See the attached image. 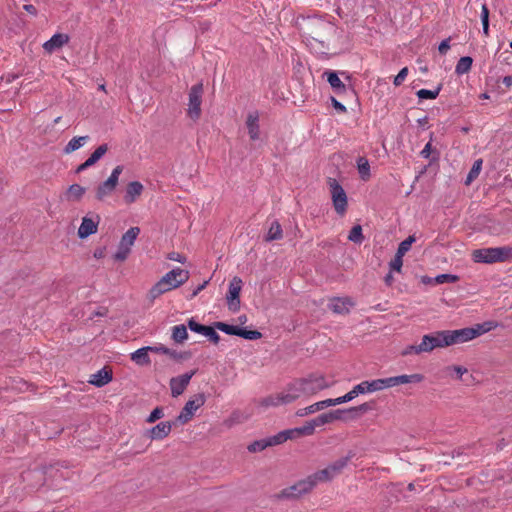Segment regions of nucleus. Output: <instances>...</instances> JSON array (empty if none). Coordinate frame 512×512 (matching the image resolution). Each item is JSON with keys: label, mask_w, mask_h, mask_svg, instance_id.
<instances>
[{"label": "nucleus", "mask_w": 512, "mask_h": 512, "mask_svg": "<svg viewBox=\"0 0 512 512\" xmlns=\"http://www.w3.org/2000/svg\"><path fill=\"white\" fill-rule=\"evenodd\" d=\"M189 279V271L176 267L167 272L148 292L147 298L153 302L162 294L176 289Z\"/></svg>", "instance_id": "f257e3e1"}, {"label": "nucleus", "mask_w": 512, "mask_h": 512, "mask_svg": "<svg viewBox=\"0 0 512 512\" xmlns=\"http://www.w3.org/2000/svg\"><path fill=\"white\" fill-rule=\"evenodd\" d=\"M375 407L374 401L365 402L361 405L350 407L347 409H336L318 416V422L322 425L331 423L336 420L343 422L353 421L360 418L368 411L373 410Z\"/></svg>", "instance_id": "f03ea898"}, {"label": "nucleus", "mask_w": 512, "mask_h": 512, "mask_svg": "<svg viewBox=\"0 0 512 512\" xmlns=\"http://www.w3.org/2000/svg\"><path fill=\"white\" fill-rule=\"evenodd\" d=\"M472 259L476 263L486 264L506 262L512 259V246L476 249L472 252Z\"/></svg>", "instance_id": "7ed1b4c3"}, {"label": "nucleus", "mask_w": 512, "mask_h": 512, "mask_svg": "<svg viewBox=\"0 0 512 512\" xmlns=\"http://www.w3.org/2000/svg\"><path fill=\"white\" fill-rule=\"evenodd\" d=\"M327 183L330 188L334 209L338 215L343 216L346 213L348 204L346 192L334 178H328Z\"/></svg>", "instance_id": "20e7f679"}, {"label": "nucleus", "mask_w": 512, "mask_h": 512, "mask_svg": "<svg viewBox=\"0 0 512 512\" xmlns=\"http://www.w3.org/2000/svg\"><path fill=\"white\" fill-rule=\"evenodd\" d=\"M140 233L139 227H131L121 237L118 249L114 254V259L117 261H124L128 258L131 247L133 246L136 238Z\"/></svg>", "instance_id": "39448f33"}, {"label": "nucleus", "mask_w": 512, "mask_h": 512, "mask_svg": "<svg viewBox=\"0 0 512 512\" xmlns=\"http://www.w3.org/2000/svg\"><path fill=\"white\" fill-rule=\"evenodd\" d=\"M303 395L310 396L329 387L323 376L309 374L307 377L298 378Z\"/></svg>", "instance_id": "423d86ee"}, {"label": "nucleus", "mask_w": 512, "mask_h": 512, "mask_svg": "<svg viewBox=\"0 0 512 512\" xmlns=\"http://www.w3.org/2000/svg\"><path fill=\"white\" fill-rule=\"evenodd\" d=\"M202 95L203 84L201 82L190 88L187 114L193 120H197L201 116Z\"/></svg>", "instance_id": "0eeeda50"}, {"label": "nucleus", "mask_w": 512, "mask_h": 512, "mask_svg": "<svg viewBox=\"0 0 512 512\" xmlns=\"http://www.w3.org/2000/svg\"><path fill=\"white\" fill-rule=\"evenodd\" d=\"M206 397L204 393H198L195 395V399L188 400L182 408L180 414L175 418L176 423L186 424L189 422L194 412L205 404Z\"/></svg>", "instance_id": "6e6552de"}, {"label": "nucleus", "mask_w": 512, "mask_h": 512, "mask_svg": "<svg viewBox=\"0 0 512 512\" xmlns=\"http://www.w3.org/2000/svg\"><path fill=\"white\" fill-rule=\"evenodd\" d=\"M351 396L352 395L345 394V395L335 398V399H326V400L319 401V402L314 403L308 407L301 408V409L297 410L296 415L299 417H304V416L313 414L317 411L323 410L327 407L336 406V405H340L342 403L349 402Z\"/></svg>", "instance_id": "1a4fd4ad"}, {"label": "nucleus", "mask_w": 512, "mask_h": 512, "mask_svg": "<svg viewBox=\"0 0 512 512\" xmlns=\"http://www.w3.org/2000/svg\"><path fill=\"white\" fill-rule=\"evenodd\" d=\"M311 484L307 479L300 480L294 485L284 488L275 495L277 499H297L311 491Z\"/></svg>", "instance_id": "9d476101"}, {"label": "nucleus", "mask_w": 512, "mask_h": 512, "mask_svg": "<svg viewBox=\"0 0 512 512\" xmlns=\"http://www.w3.org/2000/svg\"><path fill=\"white\" fill-rule=\"evenodd\" d=\"M447 347L445 343L444 330L436 331L430 334H425L420 342V350L423 353L433 351L435 348Z\"/></svg>", "instance_id": "9b49d317"}, {"label": "nucleus", "mask_w": 512, "mask_h": 512, "mask_svg": "<svg viewBox=\"0 0 512 512\" xmlns=\"http://www.w3.org/2000/svg\"><path fill=\"white\" fill-rule=\"evenodd\" d=\"M241 288L242 280L235 276L229 283V289L226 295L228 309L232 312H236L240 308Z\"/></svg>", "instance_id": "f8f14e48"}, {"label": "nucleus", "mask_w": 512, "mask_h": 512, "mask_svg": "<svg viewBox=\"0 0 512 512\" xmlns=\"http://www.w3.org/2000/svg\"><path fill=\"white\" fill-rule=\"evenodd\" d=\"M197 370H191L190 372H186L177 377H173L170 379V389L171 395L173 397H178L181 395L186 387L189 385L191 378L196 374Z\"/></svg>", "instance_id": "ddd939ff"}, {"label": "nucleus", "mask_w": 512, "mask_h": 512, "mask_svg": "<svg viewBox=\"0 0 512 512\" xmlns=\"http://www.w3.org/2000/svg\"><path fill=\"white\" fill-rule=\"evenodd\" d=\"M176 424L175 420L160 422L154 427L146 430L144 435L151 440H162L170 434L172 427Z\"/></svg>", "instance_id": "4468645a"}, {"label": "nucleus", "mask_w": 512, "mask_h": 512, "mask_svg": "<svg viewBox=\"0 0 512 512\" xmlns=\"http://www.w3.org/2000/svg\"><path fill=\"white\" fill-rule=\"evenodd\" d=\"M444 334L447 347L454 344L470 341L472 340L470 335H473L472 331H469L468 327L458 330H444Z\"/></svg>", "instance_id": "2eb2a0df"}, {"label": "nucleus", "mask_w": 512, "mask_h": 512, "mask_svg": "<svg viewBox=\"0 0 512 512\" xmlns=\"http://www.w3.org/2000/svg\"><path fill=\"white\" fill-rule=\"evenodd\" d=\"M100 222V216L95 214L94 217L85 216L82 218L80 227L78 228V237L85 239L92 234L97 232V228Z\"/></svg>", "instance_id": "dca6fc26"}, {"label": "nucleus", "mask_w": 512, "mask_h": 512, "mask_svg": "<svg viewBox=\"0 0 512 512\" xmlns=\"http://www.w3.org/2000/svg\"><path fill=\"white\" fill-rule=\"evenodd\" d=\"M323 76H326L328 83L330 84L334 93L337 94L338 96L346 94L349 91L354 93V90L352 88L347 87L342 82V80L339 78L338 72L327 70L324 72Z\"/></svg>", "instance_id": "f3484780"}, {"label": "nucleus", "mask_w": 512, "mask_h": 512, "mask_svg": "<svg viewBox=\"0 0 512 512\" xmlns=\"http://www.w3.org/2000/svg\"><path fill=\"white\" fill-rule=\"evenodd\" d=\"M354 305L355 303L350 297H335L330 301L328 307L335 314L346 315Z\"/></svg>", "instance_id": "a211bd4d"}, {"label": "nucleus", "mask_w": 512, "mask_h": 512, "mask_svg": "<svg viewBox=\"0 0 512 512\" xmlns=\"http://www.w3.org/2000/svg\"><path fill=\"white\" fill-rule=\"evenodd\" d=\"M108 151V145L102 144L98 146L91 154L90 156L81 163L75 170L76 173H81L88 169L89 167L96 164Z\"/></svg>", "instance_id": "6ab92c4d"}, {"label": "nucleus", "mask_w": 512, "mask_h": 512, "mask_svg": "<svg viewBox=\"0 0 512 512\" xmlns=\"http://www.w3.org/2000/svg\"><path fill=\"white\" fill-rule=\"evenodd\" d=\"M281 394L285 404L292 403L300 398L303 395V392L301 390V386L299 385L298 379H295L289 383L286 386V389L281 392Z\"/></svg>", "instance_id": "aec40b11"}, {"label": "nucleus", "mask_w": 512, "mask_h": 512, "mask_svg": "<svg viewBox=\"0 0 512 512\" xmlns=\"http://www.w3.org/2000/svg\"><path fill=\"white\" fill-rule=\"evenodd\" d=\"M376 391H380L377 379L372 380V381H363V382L359 383L358 385L354 386L353 389L346 394L352 395L350 397V401H352L359 394L372 393V392H376Z\"/></svg>", "instance_id": "412c9836"}, {"label": "nucleus", "mask_w": 512, "mask_h": 512, "mask_svg": "<svg viewBox=\"0 0 512 512\" xmlns=\"http://www.w3.org/2000/svg\"><path fill=\"white\" fill-rule=\"evenodd\" d=\"M246 126L250 139L253 141L258 140L260 136V126L259 114L257 111L251 112L247 115Z\"/></svg>", "instance_id": "4be33fe9"}, {"label": "nucleus", "mask_w": 512, "mask_h": 512, "mask_svg": "<svg viewBox=\"0 0 512 512\" xmlns=\"http://www.w3.org/2000/svg\"><path fill=\"white\" fill-rule=\"evenodd\" d=\"M112 377V370L104 367L97 371L95 374H92L88 382L100 388L108 384L112 380Z\"/></svg>", "instance_id": "5701e85b"}, {"label": "nucleus", "mask_w": 512, "mask_h": 512, "mask_svg": "<svg viewBox=\"0 0 512 512\" xmlns=\"http://www.w3.org/2000/svg\"><path fill=\"white\" fill-rule=\"evenodd\" d=\"M69 36L63 33L54 34L48 41L43 44L45 51L51 53L68 43Z\"/></svg>", "instance_id": "b1692460"}, {"label": "nucleus", "mask_w": 512, "mask_h": 512, "mask_svg": "<svg viewBox=\"0 0 512 512\" xmlns=\"http://www.w3.org/2000/svg\"><path fill=\"white\" fill-rule=\"evenodd\" d=\"M143 185L139 181H132L127 185L124 201L127 204H132L136 201L137 197L143 192Z\"/></svg>", "instance_id": "393cba45"}, {"label": "nucleus", "mask_w": 512, "mask_h": 512, "mask_svg": "<svg viewBox=\"0 0 512 512\" xmlns=\"http://www.w3.org/2000/svg\"><path fill=\"white\" fill-rule=\"evenodd\" d=\"M355 455L356 453L353 450H350L346 456L337 459L327 467L334 476H337L343 471V469L348 465V462L354 458Z\"/></svg>", "instance_id": "a878e982"}, {"label": "nucleus", "mask_w": 512, "mask_h": 512, "mask_svg": "<svg viewBox=\"0 0 512 512\" xmlns=\"http://www.w3.org/2000/svg\"><path fill=\"white\" fill-rule=\"evenodd\" d=\"M335 476L330 472L328 467L319 470L311 475H309L306 479L311 484V489H313L318 482H327L331 481Z\"/></svg>", "instance_id": "bb28decb"}, {"label": "nucleus", "mask_w": 512, "mask_h": 512, "mask_svg": "<svg viewBox=\"0 0 512 512\" xmlns=\"http://www.w3.org/2000/svg\"><path fill=\"white\" fill-rule=\"evenodd\" d=\"M117 184L112 179H107L96 189V199L99 201L104 200L105 197L111 195L116 189Z\"/></svg>", "instance_id": "cd10ccee"}, {"label": "nucleus", "mask_w": 512, "mask_h": 512, "mask_svg": "<svg viewBox=\"0 0 512 512\" xmlns=\"http://www.w3.org/2000/svg\"><path fill=\"white\" fill-rule=\"evenodd\" d=\"M149 347L145 346L137 349L131 353V360L139 366H148L151 364V359L148 355Z\"/></svg>", "instance_id": "c85d7f7f"}, {"label": "nucleus", "mask_w": 512, "mask_h": 512, "mask_svg": "<svg viewBox=\"0 0 512 512\" xmlns=\"http://www.w3.org/2000/svg\"><path fill=\"white\" fill-rule=\"evenodd\" d=\"M89 140V136H78L73 137L64 147L63 152L65 154H70L79 148H81L87 141Z\"/></svg>", "instance_id": "c756f323"}, {"label": "nucleus", "mask_w": 512, "mask_h": 512, "mask_svg": "<svg viewBox=\"0 0 512 512\" xmlns=\"http://www.w3.org/2000/svg\"><path fill=\"white\" fill-rule=\"evenodd\" d=\"M283 237V230L280 223L277 220H274L271 223V226L268 230L267 235L265 236V241L272 242L275 240H280Z\"/></svg>", "instance_id": "7c9ffc66"}, {"label": "nucleus", "mask_w": 512, "mask_h": 512, "mask_svg": "<svg viewBox=\"0 0 512 512\" xmlns=\"http://www.w3.org/2000/svg\"><path fill=\"white\" fill-rule=\"evenodd\" d=\"M473 59L470 56L461 57L455 67V73L457 75H463L468 73L471 69Z\"/></svg>", "instance_id": "2f4dec72"}, {"label": "nucleus", "mask_w": 512, "mask_h": 512, "mask_svg": "<svg viewBox=\"0 0 512 512\" xmlns=\"http://www.w3.org/2000/svg\"><path fill=\"white\" fill-rule=\"evenodd\" d=\"M357 168L362 180L366 181L370 178V165L366 157H358Z\"/></svg>", "instance_id": "473e14b6"}, {"label": "nucleus", "mask_w": 512, "mask_h": 512, "mask_svg": "<svg viewBox=\"0 0 512 512\" xmlns=\"http://www.w3.org/2000/svg\"><path fill=\"white\" fill-rule=\"evenodd\" d=\"M188 338L187 326L180 324L172 328V339L176 343H182Z\"/></svg>", "instance_id": "72a5a7b5"}, {"label": "nucleus", "mask_w": 512, "mask_h": 512, "mask_svg": "<svg viewBox=\"0 0 512 512\" xmlns=\"http://www.w3.org/2000/svg\"><path fill=\"white\" fill-rule=\"evenodd\" d=\"M86 189L79 184H72L67 190V197L69 200L79 201L85 194Z\"/></svg>", "instance_id": "f704fd0d"}, {"label": "nucleus", "mask_w": 512, "mask_h": 512, "mask_svg": "<svg viewBox=\"0 0 512 512\" xmlns=\"http://www.w3.org/2000/svg\"><path fill=\"white\" fill-rule=\"evenodd\" d=\"M318 426H322L321 423L318 422V416L308 422L301 427H297L299 431V436L304 435H312L315 431V428Z\"/></svg>", "instance_id": "c9c22d12"}, {"label": "nucleus", "mask_w": 512, "mask_h": 512, "mask_svg": "<svg viewBox=\"0 0 512 512\" xmlns=\"http://www.w3.org/2000/svg\"><path fill=\"white\" fill-rule=\"evenodd\" d=\"M396 384H408V383H420L423 381L424 376L422 374H411V375H399L395 376Z\"/></svg>", "instance_id": "e433bc0d"}, {"label": "nucleus", "mask_w": 512, "mask_h": 512, "mask_svg": "<svg viewBox=\"0 0 512 512\" xmlns=\"http://www.w3.org/2000/svg\"><path fill=\"white\" fill-rule=\"evenodd\" d=\"M215 327L217 330H220L228 335L238 336L239 335V326L230 325L225 322L217 321L215 322Z\"/></svg>", "instance_id": "4c0bfd02"}, {"label": "nucleus", "mask_w": 512, "mask_h": 512, "mask_svg": "<svg viewBox=\"0 0 512 512\" xmlns=\"http://www.w3.org/2000/svg\"><path fill=\"white\" fill-rule=\"evenodd\" d=\"M442 89V84H439L435 90L420 89L416 92L417 97L420 100L425 99H436Z\"/></svg>", "instance_id": "58836bf2"}, {"label": "nucleus", "mask_w": 512, "mask_h": 512, "mask_svg": "<svg viewBox=\"0 0 512 512\" xmlns=\"http://www.w3.org/2000/svg\"><path fill=\"white\" fill-rule=\"evenodd\" d=\"M481 168H482V160L478 159L473 163V165L466 177V180H465L466 185H469L472 181H474L478 177V175L481 171Z\"/></svg>", "instance_id": "ea45409f"}, {"label": "nucleus", "mask_w": 512, "mask_h": 512, "mask_svg": "<svg viewBox=\"0 0 512 512\" xmlns=\"http://www.w3.org/2000/svg\"><path fill=\"white\" fill-rule=\"evenodd\" d=\"M280 404H285L281 393L269 395L261 400V406L263 407L278 406Z\"/></svg>", "instance_id": "a19ab883"}, {"label": "nucleus", "mask_w": 512, "mask_h": 512, "mask_svg": "<svg viewBox=\"0 0 512 512\" xmlns=\"http://www.w3.org/2000/svg\"><path fill=\"white\" fill-rule=\"evenodd\" d=\"M348 240L357 244H361L364 240L361 225H355L351 228Z\"/></svg>", "instance_id": "79ce46f5"}, {"label": "nucleus", "mask_w": 512, "mask_h": 512, "mask_svg": "<svg viewBox=\"0 0 512 512\" xmlns=\"http://www.w3.org/2000/svg\"><path fill=\"white\" fill-rule=\"evenodd\" d=\"M238 337L246 340H258L262 337V333L258 330H248L245 327H240Z\"/></svg>", "instance_id": "37998d69"}, {"label": "nucleus", "mask_w": 512, "mask_h": 512, "mask_svg": "<svg viewBox=\"0 0 512 512\" xmlns=\"http://www.w3.org/2000/svg\"><path fill=\"white\" fill-rule=\"evenodd\" d=\"M267 447H269V443L267 441V438H265V439L255 440L254 442H252L251 444L248 445L247 449L251 453H256V452L263 451Z\"/></svg>", "instance_id": "c03bdc74"}, {"label": "nucleus", "mask_w": 512, "mask_h": 512, "mask_svg": "<svg viewBox=\"0 0 512 512\" xmlns=\"http://www.w3.org/2000/svg\"><path fill=\"white\" fill-rule=\"evenodd\" d=\"M167 355L177 362H182V361L188 360L192 357V353L190 351L178 352V351L170 349V348H169V353H167Z\"/></svg>", "instance_id": "a18cd8bd"}, {"label": "nucleus", "mask_w": 512, "mask_h": 512, "mask_svg": "<svg viewBox=\"0 0 512 512\" xmlns=\"http://www.w3.org/2000/svg\"><path fill=\"white\" fill-rule=\"evenodd\" d=\"M416 241V237L414 235H410L408 236L405 240H403L398 248H397V253L401 254V255H405L411 248V245Z\"/></svg>", "instance_id": "49530a36"}, {"label": "nucleus", "mask_w": 512, "mask_h": 512, "mask_svg": "<svg viewBox=\"0 0 512 512\" xmlns=\"http://www.w3.org/2000/svg\"><path fill=\"white\" fill-rule=\"evenodd\" d=\"M215 322L212 325H208L206 331L204 332V336L208 338L210 342L213 344H218L220 341V336L216 332Z\"/></svg>", "instance_id": "de8ad7c7"}, {"label": "nucleus", "mask_w": 512, "mask_h": 512, "mask_svg": "<svg viewBox=\"0 0 512 512\" xmlns=\"http://www.w3.org/2000/svg\"><path fill=\"white\" fill-rule=\"evenodd\" d=\"M187 327L192 331V332H195V333H198V334H201L203 335L204 332L206 331L208 325H203V324H200L198 323L194 318H190L188 321H187Z\"/></svg>", "instance_id": "09e8293b"}, {"label": "nucleus", "mask_w": 512, "mask_h": 512, "mask_svg": "<svg viewBox=\"0 0 512 512\" xmlns=\"http://www.w3.org/2000/svg\"><path fill=\"white\" fill-rule=\"evenodd\" d=\"M403 256L404 255H401L396 252L394 258L389 263L390 271H395L398 273H400L402 271Z\"/></svg>", "instance_id": "8fccbe9b"}, {"label": "nucleus", "mask_w": 512, "mask_h": 512, "mask_svg": "<svg viewBox=\"0 0 512 512\" xmlns=\"http://www.w3.org/2000/svg\"><path fill=\"white\" fill-rule=\"evenodd\" d=\"M459 280V277L454 274H439L434 277L435 284L443 283H455Z\"/></svg>", "instance_id": "3c124183"}, {"label": "nucleus", "mask_w": 512, "mask_h": 512, "mask_svg": "<svg viewBox=\"0 0 512 512\" xmlns=\"http://www.w3.org/2000/svg\"><path fill=\"white\" fill-rule=\"evenodd\" d=\"M267 441L269 443V447L280 445L287 441V435H284L283 432L280 431L276 435L268 437Z\"/></svg>", "instance_id": "603ef678"}, {"label": "nucleus", "mask_w": 512, "mask_h": 512, "mask_svg": "<svg viewBox=\"0 0 512 512\" xmlns=\"http://www.w3.org/2000/svg\"><path fill=\"white\" fill-rule=\"evenodd\" d=\"M164 416L163 408L158 406L154 408L149 416L146 418L147 423H155L157 420L161 419Z\"/></svg>", "instance_id": "864d4df0"}, {"label": "nucleus", "mask_w": 512, "mask_h": 512, "mask_svg": "<svg viewBox=\"0 0 512 512\" xmlns=\"http://www.w3.org/2000/svg\"><path fill=\"white\" fill-rule=\"evenodd\" d=\"M377 381H378L379 390H383L385 388H390V387H393V386H397L395 376L388 377V378L377 379Z\"/></svg>", "instance_id": "5fc2aeb1"}, {"label": "nucleus", "mask_w": 512, "mask_h": 512, "mask_svg": "<svg viewBox=\"0 0 512 512\" xmlns=\"http://www.w3.org/2000/svg\"><path fill=\"white\" fill-rule=\"evenodd\" d=\"M423 353L422 350H420V343L417 344V345H408L402 352H401V355L402 356H408V355H411V354H416V355H419Z\"/></svg>", "instance_id": "6e6d98bb"}, {"label": "nucleus", "mask_w": 512, "mask_h": 512, "mask_svg": "<svg viewBox=\"0 0 512 512\" xmlns=\"http://www.w3.org/2000/svg\"><path fill=\"white\" fill-rule=\"evenodd\" d=\"M408 74V68L407 67H403L399 72L398 74L395 76L394 78V85L395 86H400L403 81L405 80L406 76Z\"/></svg>", "instance_id": "4d7b16f0"}, {"label": "nucleus", "mask_w": 512, "mask_h": 512, "mask_svg": "<svg viewBox=\"0 0 512 512\" xmlns=\"http://www.w3.org/2000/svg\"><path fill=\"white\" fill-rule=\"evenodd\" d=\"M330 101H331V104H332L333 108L338 113L344 114V113L347 112V109H346L345 105H343L341 102H339L334 96L330 97Z\"/></svg>", "instance_id": "13d9d810"}, {"label": "nucleus", "mask_w": 512, "mask_h": 512, "mask_svg": "<svg viewBox=\"0 0 512 512\" xmlns=\"http://www.w3.org/2000/svg\"><path fill=\"white\" fill-rule=\"evenodd\" d=\"M482 324H476L474 327H468L469 331H472L473 335H470L471 339H475L485 333V329H483Z\"/></svg>", "instance_id": "bf43d9fd"}, {"label": "nucleus", "mask_w": 512, "mask_h": 512, "mask_svg": "<svg viewBox=\"0 0 512 512\" xmlns=\"http://www.w3.org/2000/svg\"><path fill=\"white\" fill-rule=\"evenodd\" d=\"M124 167L122 165H117L113 170L108 179H112L118 185L119 176L123 172Z\"/></svg>", "instance_id": "052dcab7"}, {"label": "nucleus", "mask_w": 512, "mask_h": 512, "mask_svg": "<svg viewBox=\"0 0 512 512\" xmlns=\"http://www.w3.org/2000/svg\"><path fill=\"white\" fill-rule=\"evenodd\" d=\"M149 352L156 353V354H165L169 353V348L164 346L163 344H159L157 346H148Z\"/></svg>", "instance_id": "680f3d73"}, {"label": "nucleus", "mask_w": 512, "mask_h": 512, "mask_svg": "<svg viewBox=\"0 0 512 512\" xmlns=\"http://www.w3.org/2000/svg\"><path fill=\"white\" fill-rule=\"evenodd\" d=\"M284 435H287V440H293V439H296V438H299V431H298V428H292V429H287V430H283L282 431Z\"/></svg>", "instance_id": "e2e57ef3"}, {"label": "nucleus", "mask_w": 512, "mask_h": 512, "mask_svg": "<svg viewBox=\"0 0 512 512\" xmlns=\"http://www.w3.org/2000/svg\"><path fill=\"white\" fill-rule=\"evenodd\" d=\"M449 49H450V38H447V39H444L443 41H441V43L439 44V47H438L439 53L442 55H445Z\"/></svg>", "instance_id": "0e129e2a"}, {"label": "nucleus", "mask_w": 512, "mask_h": 512, "mask_svg": "<svg viewBox=\"0 0 512 512\" xmlns=\"http://www.w3.org/2000/svg\"><path fill=\"white\" fill-rule=\"evenodd\" d=\"M209 283V280H205L203 283H201L200 285H198L194 290L193 292L191 293V295L188 297L189 300L193 299L194 297H196L202 290H204L207 286V284Z\"/></svg>", "instance_id": "69168bd1"}, {"label": "nucleus", "mask_w": 512, "mask_h": 512, "mask_svg": "<svg viewBox=\"0 0 512 512\" xmlns=\"http://www.w3.org/2000/svg\"><path fill=\"white\" fill-rule=\"evenodd\" d=\"M481 22L483 23H489V9L486 4H482L481 6Z\"/></svg>", "instance_id": "338daca9"}, {"label": "nucleus", "mask_w": 512, "mask_h": 512, "mask_svg": "<svg viewBox=\"0 0 512 512\" xmlns=\"http://www.w3.org/2000/svg\"><path fill=\"white\" fill-rule=\"evenodd\" d=\"M168 259L169 260H173V261H177V262H180V263H185L186 262V257L184 255H181L177 252H171L168 254Z\"/></svg>", "instance_id": "774afa93"}]
</instances>
